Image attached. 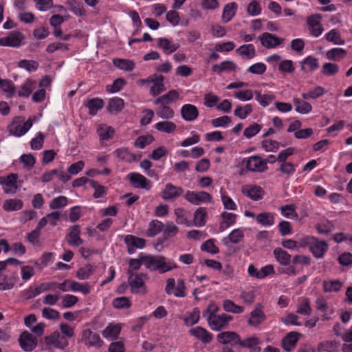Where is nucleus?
Listing matches in <instances>:
<instances>
[{
	"label": "nucleus",
	"instance_id": "obj_1",
	"mask_svg": "<svg viewBox=\"0 0 352 352\" xmlns=\"http://www.w3.org/2000/svg\"><path fill=\"white\" fill-rule=\"evenodd\" d=\"M218 311L217 305L212 302L203 312V317L206 319L208 326L216 331L227 329L229 322L233 319L232 316L226 314H217Z\"/></svg>",
	"mask_w": 352,
	"mask_h": 352
},
{
	"label": "nucleus",
	"instance_id": "obj_2",
	"mask_svg": "<svg viewBox=\"0 0 352 352\" xmlns=\"http://www.w3.org/2000/svg\"><path fill=\"white\" fill-rule=\"evenodd\" d=\"M140 258L145 267L151 271H157L160 274L177 268V264L163 256L140 253Z\"/></svg>",
	"mask_w": 352,
	"mask_h": 352
},
{
	"label": "nucleus",
	"instance_id": "obj_3",
	"mask_svg": "<svg viewBox=\"0 0 352 352\" xmlns=\"http://www.w3.org/2000/svg\"><path fill=\"white\" fill-rule=\"evenodd\" d=\"M32 126V121L29 118L26 122L23 117H16L8 126L10 134L21 137L25 134Z\"/></svg>",
	"mask_w": 352,
	"mask_h": 352
},
{
	"label": "nucleus",
	"instance_id": "obj_4",
	"mask_svg": "<svg viewBox=\"0 0 352 352\" xmlns=\"http://www.w3.org/2000/svg\"><path fill=\"white\" fill-rule=\"evenodd\" d=\"M147 279L146 274H131L129 275L128 282L133 293L144 294L146 293V287L144 280Z\"/></svg>",
	"mask_w": 352,
	"mask_h": 352
},
{
	"label": "nucleus",
	"instance_id": "obj_5",
	"mask_svg": "<svg viewBox=\"0 0 352 352\" xmlns=\"http://www.w3.org/2000/svg\"><path fill=\"white\" fill-rule=\"evenodd\" d=\"M186 287L184 280L182 279L177 280V285L175 280L173 278H170L166 280L165 292L168 294H173L176 297L184 298L186 296Z\"/></svg>",
	"mask_w": 352,
	"mask_h": 352
},
{
	"label": "nucleus",
	"instance_id": "obj_6",
	"mask_svg": "<svg viewBox=\"0 0 352 352\" xmlns=\"http://www.w3.org/2000/svg\"><path fill=\"white\" fill-rule=\"evenodd\" d=\"M18 341L22 350L25 352L32 351L38 344L37 338L27 331L21 333Z\"/></svg>",
	"mask_w": 352,
	"mask_h": 352
},
{
	"label": "nucleus",
	"instance_id": "obj_7",
	"mask_svg": "<svg viewBox=\"0 0 352 352\" xmlns=\"http://www.w3.org/2000/svg\"><path fill=\"white\" fill-rule=\"evenodd\" d=\"M184 192V190L172 183H167L161 192V197L165 201H175L180 197Z\"/></svg>",
	"mask_w": 352,
	"mask_h": 352
},
{
	"label": "nucleus",
	"instance_id": "obj_8",
	"mask_svg": "<svg viewBox=\"0 0 352 352\" xmlns=\"http://www.w3.org/2000/svg\"><path fill=\"white\" fill-rule=\"evenodd\" d=\"M243 163L245 164L247 170L252 172H263L267 168L266 162L257 155L243 160Z\"/></svg>",
	"mask_w": 352,
	"mask_h": 352
},
{
	"label": "nucleus",
	"instance_id": "obj_9",
	"mask_svg": "<svg viewBox=\"0 0 352 352\" xmlns=\"http://www.w3.org/2000/svg\"><path fill=\"white\" fill-rule=\"evenodd\" d=\"M82 341L89 347L100 348L103 344V341L100 336L93 332L90 329H85L82 331Z\"/></svg>",
	"mask_w": 352,
	"mask_h": 352
},
{
	"label": "nucleus",
	"instance_id": "obj_10",
	"mask_svg": "<svg viewBox=\"0 0 352 352\" xmlns=\"http://www.w3.org/2000/svg\"><path fill=\"white\" fill-rule=\"evenodd\" d=\"M185 199L192 204L199 205L201 203L210 202L212 197L205 191L195 192L188 190L185 195Z\"/></svg>",
	"mask_w": 352,
	"mask_h": 352
},
{
	"label": "nucleus",
	"instance_id": "obj_11",
	"mask_svg": "<svg viewBox=\"0 0 352 352\" xmlns=\"http://www.w3.org/2000/svg\"><path fill=\"white\" fill-rule=\"evenodd\" d=\"M18 176L16 174L11 173L7 177H0V184L3 186L5 193L14 194L16 192Z\"/></svg>",
	"mask_w": 352,
	"mask_h": 352
},
{
	"label": "nucleus",
	"instance_id": "obj_12",
	"mask_svg": "<svg viewBox=\"0 0 352 352\" xmlns=\"http://www.w3.org/2000/svg\"><path fill=\"white\" fill-rule=\"evenodd\" d=\"M131 184L133 187L137 188H143L148 190L151 188V184L149 180H148L144 175L137 173H131L127 175Z\"/></svg>",
	"mask_w": 352,
	"mask_h": 352
},
{
	"label": "nucleus",
	"instance_id": "obj_13",
	"mask_svg": "<svg viewBox=\"0 0 352 352\" xmlns=\"http://www.w3.org/2000/svg\"><path fill=\"white\" fill-rule=\"evenodd\" d=\"M45 343L48 346H54L58 349H65L68 346V342L57 331L44 338Z\"/></svg>",
	"mask_w": 352,
	"mask_h": 352
},
{
	"label": "nucleus",
	"instance_id": "obj_14",
	"mask_svg": "<svg viewBox=\"0 0 352 352\" xmlns=\"http://www.w3.org/2000/svg\"><path fill=\"white\" fill-rule=\"evenodd\" d=\"M124 243L127 246L129 254H132L135 252L136 249H142L146 245V241L140 237L133 235L128 234L124 237Z\"/></svg>",
	"mask_w": 352,
	"mask_h": 352
},
{
	"label": "nucleus",
	"instance_id": "obj_15",
	"mask_svg": "<svg viewBox=\"0 0 352 352\" xmlns=\"http://www.w3.org/2000/svg\"><path fill=\"white\" fill-rule=\"evenodd\" d=\"M261 41V45L267 48H274L280 45L284 41L283 38L277 37L276 35L269 32H264L258 37Z\"/></svg>",
	"mask_w": 352,
	"mask_h": 352
},
{
	"label": "nucleus",
	"instance_id": "obj_16",
	"mask_svg": "<svg viewBox=\"0 0 352 352\" xmlns=\"http://www.w3.org/2000/svg\"><path fill=\"white\" fill-rule=\"evenodd\" d=\"M23 34L19 32H12L6 37L0 38L1 46L19 47L23 39Z\"/></svg>",
	"mask_w": 352,
	"mask_h": 352
},
{
	"label": "nucleus",
	"instance_id": "obj_17",
	"mask_svg": "<svg viewBox=\"0 0 352 352\" xmlns=\"http://www.w3.org/2000/svg\"><path fill=\"white\" fill-rule=\"evenodd\" d=\"M54 284L48 283H42L34 288L30 287L24 291V294L26 299H31L39 295L42 292L53 289Z\"/></svg>",
	"mask_w": 352,
	"mask_h": 352
},
{
	"label": "nucleus",
	"instance_id": "obj_18",
	"mask_svg": "<svg viewBox=\"0 0 352 352\" xmlns=\"http://www.w3.org/2000/svg\"><path fill=\"white\" fill-rule=\"evenodd\" d=\"M262 308L261 304H257L255 309L250 312V318L248 321L249 325L257 327L265 320L266 316Z\"/></svg>",
	"mask_w": 352,
	"mask_h": 352
},
{
	"label": "nucleus",
	"instance_id": "obj_19",
	"mask_svg": "<svg viewBox=\"0 0 352 352\" xmlns=\"http://www.w3.org/2000/svg\"><path fill=\"white\" fill-rule=\"evenodd\" d=\"M80 228L79 225H74L70 228V232L67 234V243L74 247H78L83 243V240L80 237Z\"/></svg>",
	"mask_w": 352,
	"mask_h": 352
},
{
	"label": "nucleus",
	"instance_id": "obj_20",
	"mask_svg": "<svg viewBox=\"0 0 352 352\" xmlns=\"http://www.w3.org/2000/svg\"><path fill=\"white\" fill-rule=\"evenodd\" d=\"M181 115L184 120L191 122L197 118L199 111L195 105L186 104L182 107Z\"/></svg>",
	"mask_w": 352,
	"mask_h": 352
},
{
	"label": "nucleus",
	"instance_id": "obj_21",
	"mask_svg": "<svg viewBox=\"0 0 352 352\" xmlns=\"http://www.w3.org/2000/svg\"><path fill=\"white\" fill-rule=\"evenodd\" d=\"M260 340L258 338L252 336L243 340H238V344L242 347L248 348L250 352H261V349L258 346Z\"/></svg>",
	"mask_w": 352,
	"mask_h": 352
},
{
	"label": "nucleus",
	"instance_id": "obj_22",
	"mask_svg": "<svg viewBox=\"0 0 352 352\" xmlns=\"http://www.w3.org/2000/svg\"><path fill=\"white\" fill-rule=\"evenodd\" d=\"M327 249L328 244L324 241H318L316 238L309 250L315 257L322 258L327 251Z\"/></svg>",
	"mask_w": 352,
	"mask_h": 352
},
{
	"label": "nucleus",
	"instance_id": "obj_23",
	"mask_svg": "<svg viewBox=\"0 0 352 352\" xmlns=\"http://www.w3.org/2000/svg\"><path fill=\"white\" fill-rule=\"evenodd\" d=\"M300 336V334L296 332L289 333L282 340L283 348L288 352L290 351L296 346Z\"/></svg>",
	"mask_w": 352,
	"mask_h": 352
},
{
	"label": "nucleus",
	"instance_id": "obj_24",
	"mask_svg": "<svg viewBox=\"0 0 352 352\" xmlns=\"http://www.w3.org/2000/svg\"><path fill=\"white\" fill-rule=\"evenodd\" d=\"M191 335L200 340L204 343H209L211 342L212 335L209 333L206 329L197 327L190 331Z\"/></svg>",
	"mask_w": 352,
	"mask_h": 352
},
{
	"label": "nucleus",
	"instance_id": "obj_25",
	"mask_svg": "<svg viewBox=\"0 0 352 352\" xmlns=\"http://www.w3.org/2000/svg\"><path fill=\"white\" fill-rule=\"evenodd\" d=\"M238 5L235 2H232L226 4L223 10L221 16L222 21L225 23H228L236 14Z\"/></svg>",
	"mask_w": 352,
	"mask_h": 352
},
{
	"label": "nucleus",
	"instance_id": "obj_26",
	"mask_svg": "<svg viewBox=\"0 0 352 352\" xmlns=\"http://www.w3.org/2000/svg\"><path fill=\"white\" fill-rule=\"evenodd\" d=\"M179 94L176 90H170L167 94L157 98L154 103L155 104H168L177 101L179 99Z\"/></svg>",
	"mask_w": 352,
	"mask_h": 352
},
{
	"label": "nucleus",
	"instance_id": "obj_27",
	"mask_svg": "<svg viewBox=\"0 0 352 352\" xmlns=\"http://www.w3.org/2000/svg\"><path fill=\"white\" fill-rule=\"evenodd\" d=\"M148 82H153V85L150 89V94L153 96H157L165 90L164 85L163 84L164 76L160 75L155 78L148 80Z\"/></svg>",
	"mask_w": 352,
	"mask_h": 352
},
{
	"label": "nucleus",
	"instance_id": "obj_28",
	"mask_svg": "<svg viewBox=\"0 0 352 352\" xmlns=\"http://www.w3.org/2000/svg\"><path fill=\"white\" fill-rule=\"evenodd\" d=\"M217 338L219 342L223 344H228L231 342H234L236 344H238V340L240 339V336L233 331H224L219 333Z\"/></svg>",
	"mask_w": 352,
	"mask_h": 352
},
{
	"label": "nucleus",
	"instance_id": "obj_29",
	"mask_svg": "<svg viewBox=\"0 0 352 352\" xmlns=\"http://www.w3.org/2000/svg\"><path fill=\"white\" fill-rule=\"evenodd\" d=\"M237 66L236 63L231 60H225L221 63L219 65H214L212 67V70L217 74H221L223 72H231L235 71Z\"/></svg>",
	"mask_w": 352,
	"mask_h": 352
},
{
	"label": "nucleus",
	"instance_id": "obj_30",
	"mask_svg": "<svg viewBox=\"0 0 352 352\" xmlns=\"http://www.w3.org/2000/svg\"><path fill=\"white\" fill-rule=\"evenodd\" d=\"M236 52L247 59H252L256 56V50L252 44L243 45L236 50Z\"/></svg>",
	"mask_w": 352,
	"mask_h": 352
},
{
	"label": "nucleus",
	"instance_id": "obj_31",
	"mask_svg": "<svg viewBox=\"0 0 352 352\" xmlns=\"http://www.w3.org/2000/svg\"><path fill=\"white\" fill-rule=\"evenodd\" d=\"M23 206V201L19 199H8L5 200L3 204V209L5 211H17Z\"/></svg>",
	"mask_w": 352,
	"mask_h": 352
},
{
	"label": "nucleus",
	"instance_id": "obj_32",
	"mask_svg": "<svg viewBox=\"0 0 352 352\" xmlns=\"http://www.w3.org/2000/svg\"><path fill=\"white\" fill-rule=\"evenodd\" d=\"M273 254L276 261L283 265H288L291 261V255L280 248L274 250Z\"/></svg>",
	"mask_w": 352,
	"mask_h": 352
},
{
	"label": "nucleus",
	"instance_id": "obj_33",
	"mask_svg": "<svg viewBox=\"0 0 352 352\" xmlns=\"http://www.w3.org/2000/svg\"><path fill=\"white\" fill-rule=\"evenodd\" d=\"M318 66V59L311 56L307 57L301 62V69L304 72L314 71Z\"/></svg>",
	"mask_w": 352,
	"mask_h": 352
},
{
	"label": "nucleus",
	"instance_id": "obj_34",
	"mask_svg": "<svg viewBox=\"0 0 352 352\" xmlns=\"http://www.w3.org/2000/svg\"><path fill=\"white\" fill-rule=\"evenodd\" d=\"M157 46L167 54L175 52L179 47V44H172L166 38H160L157 41Z\"/></svg>",
	"mask_w": 352,
	"mask_h": 352
},
{
	"label": "nucleus",
	"instance_id": "obj_35",
	"mask_svg": "<svg viewBox=\"0 0 352 352\" xmlns=\"http://www.w3.org/2000/svg\"><path fill=\"white\" fill-rule=\"evenodd\" d=\"M124 107V102L123 99L114 97L111 98L109 101L107 109L110 113H119Z\"/></svg>",
	"mask_w": 352,
	"mask_h": 352
},
{
	"label": "nucleus",
	"instance_id": "obj_36",
	"mask_svg": "<svg viewBox=\"0 0 352 352\" xmlns=\"http://www.w3.org/2000/svg\"><path fill=\"white\" fill-rule=\"evenodd\" d=\"M85 106L89 109L91 115H95L99 109L103 107L104 102L100 98H95L88 100Z\"/></svg>",
	"mask_w": 352,
	"mask_h": 352
},
{
	"label": "nucleus",
	"instance_id": "obj_37",
	"mask_svg": "<svg viewBox=\"0 0 352 352\" xmlns=\"http://www.w3.org/2000/svg\"><path fill=\"white\" fill-rule=\"evenodd\" d=\"M346 51L342 48H333L326 53L327 59L330 60H340L346 56Z\"/></svg>",
	"mask_w": 352,
	"mask_h": 352
},
{
	"label": "nucleus",
	"instance_id": "obj_38",
	"mask_svg": "<svg viewBox=\"0 0 352 352\" xmlns=\"http://www.w3.org/2000/svg\"><path fill=\"white\" fill-rule=\"evenodd\" d=\"M66 4L69 7L71 11L76 16H82L86 14V10L83 5L76 0H67Z\"/></svg>",
	"mask_w": 352,
	"mask_h": 352
},
{
	"label": "nucleus",
	"instance_id": "obj_39",
	"mask_svg": "<svg viewBox=\"0 0 352 352\" xmlns=\"http://www.w3.org/2000/svg\"><path fill=\"white\" fill-rule=\"evenodd\" d=\"M296 111L301 114H307L312 110V106L309 102L299 98H294Z\"/></svg>",
	"mask_w": 352,
	"mask_h": 352
},
{
	"label": "nucleus",
	"instance_id": "obj_40",
	"mask_svg": "<svg viewBox=\"0 0 352 352\" xmlns=\"http://www.w3.org/2000/svg\"><path fill=\"white\" fill-rule=\"evenodd\" d=\"M113 64L116 67L122 70L131 72L135 68V63L133 60L122 58H116L113 60Z\"/></svg>",
	"mask_w": 352,
	"mask_h": 352
},
{
	"label": "nucleus",
	"instance_id": "obj_41",
	"mask_svg": "<svg viewBox=\"0 0 352 352\" xmlns=\"http://www.w3.org/2000/svg\"><path fill=\"white\" fill-rule=\"evenodd\" d=\"M121 327L120 324H109L102 332L105 338H116L120 333Z\"/></svg>",
	"mask_w": 352,
	"mask_h": 352
},
{
	"label": "nucleus",
	"instance_id": "obj_42",
	"mask_svg": "<svg viewBox=\"0 0 352 352\" xmlns=\"http://www.w3.org/2000/svg\"><path fill=\"white\" fill-rule=\"evenodd\" d=\"M155 128L160 132L171 133L176 130L177 126L171 121H161L155 125Z\"/></svg>",
	"mask_w": 352,
	"mask_h": 352
},
{
	"label": "nucleus",
	"instance_id": "obj_43",
	"mask_svg": "<svg viewBox=\"0 0 352 352\" xmlns=\"http://www.w3.org/2000/svg\"><path fill=\"white\" fill-rule=\"evenodd\" d=\"M256 221L264 226H270L274 224V214L271 212H261L257 214Z\"/></svg>",
	"mask_w": 352,
	"mask_h": 352
},
{
	"label": "nucleus",
	"instance_id": "obj_44",
	"mask_svg": "<svg viewBox=\"0 0 352 352\" xmlns=\"http://www.w3.org/2000/svg\"><path fill=\"white\" fill-rule=\"evenodd\" d=\"M160 106L156 111V114L158 117L162 119H171L174 117L175 112L172 108L167 106V104H160Z\"/></svg>",
	"mask_w": 352,
	"mask_h": 352
},
{
	"label": "nucleus",
	"instance_id": "obj_45",
	"mask_svg": "<svg viewBox=\"0 0 352 352\" xmlns=\"http://www.w3.org/2000/svg\"><path fill=\"white\" fill-rule=\"evenodd\" d=\"M325 38L327 41L333 43L334 45H344L345 41L342 38L340 33L336 29H333L325 34Z\"/></svg>",
	"mask_w": 352,
	"mask_h": 352
},
{
	"label": "nucleus",
	"instance_id": "obj_46",
	"mask_svg": "<svg viewBox=\"0 0 352 352\" xmlns=\"http://www.w3.org/2000/svg\"><path fill=\"white\" fill-rule=\"evenodd\" d=\"M223 309L227 312H231L234 314H241L244 311V307L236 305L231 300H225L222 303Z\"/></svg>",
	"mask_w": 352,
	"mask_h": 352
},
{
	"label": "nucleus",
	"instance_id": "obj_47",
	"mask_svg": "<svg viewBox=\"0 0 352 352\" xmlns=\"http://www.w3.org/2000/svg\"><path fill=\"white\" fill-rule=\"evenodd\" d=\"M243 194L253 200L257 201L262 198V188L258 186H252L248 188L243 189Z\"/></svg>",
	"mask_w": 352,
	"mask_h": 352
},
{
	"label": "nucleus",
	"instance_id": "obj_48",
	"mask_svg": "<svg viewBox=\"0 0 352 352\" xmlns=\"http://www.w3.org/2000/svg\"><path fill=\"white\" fill-rule=\"evenodd\" d=\"M207 213L205 208H199L194 214V223L196 226H204L206 224Z\"/></svg>",
	"mask_w": 352,
	"mask_h": 352
},
{
	"label": "nucleus",
	"instance_id": "obj_49",
	"mask_svg": "<svg viewBox=\"0 0 352 352\" xmlns=\"http://www.w3.org/2000/svg\"><path fill=\"white\" fill-rule=\"evenodd\" d=\"M69 285L70 290L72 292H80L85 295L90 293V286L87 283H79L69 280Z\"/></svg>",
	"mask_w": 352,
	"mask_h": 352
},
{
	"label": "nucleus",
	"instance_id": "obj_50",
	"mask_svg": "<svg viewBox=\"0 0 352 352\" xmlns=\"http://www.w3.org/2000/svg\"><path fill=\"white\" fill-rule=\"evenodd\" d=\"M35 81L28 79L21 86L18 94L21 97H28L35 87Z\"/></svg>",
	"mask_w": 352,
	"mask_h": 352
},
{
	"label": "nucleus",
	"instance_id": "obj_51",
	"mask_svg": "<svg viewBox=\"0 0 352 352\" xmlns=\"http://www.w3.org/2000/svg\"><path fill=\"white\" fill-rule=\"evenodd\" d=\"M221 216L223 219V221L221 223L219 228L221 231L224 230L235 223L236 218V214L224 212L222 213Z\"/></svg>",
	"mask_w": 352,
	"mask_h": 352
},
{
	"label": "nucleus",
	"instance_id": "obj_52",
	"mask_svg": "<svg viewBox=\"0 0 352 352\" xmlns=\"http://www.w3.org/2000/svg\"><path fill=\"white\" fill-rule=\"evenodd\" d=\"M115 153L116 156L122 160H124L128 162L135 161V155L133 153H130L127 148H118L116 150Z\"/></svg>",
	"mask_w": 352,
	"mask_h": 352
},
{
	"label": "nucleus",
	"instance_id": "obj_53",
	"mask_svg": "<svg viewBox=\"0 0 352 352\" xmlns=\"http://www.w3.org/2000/svg\"><path fill=\"white\" fill-rule=\"evenodd\" d=\"M342 285L339 280H324L323 289L325 292H337L341 289Z\"/></svg>",
	"mask_w": 352,
	"mask_h": 352
},
{
	"label": "nucleus",
	"instance_id": "obj_54",
	"mask_svg": "<svg viewBox=\"0 0 352 352\" xmlns=\"http://www.w3.org/2000/svg\"><path fill=\"white\" fill-rule=\"evenodd\" d=\"M94 268L90 265L87 264L82 267H80L76 272V277L80 280H85L89 278L94 273Z\"/></svg>",
	"mask_w": 352,
	"mask_h": 352
},
{
	"label": "nucleus",
	"instance_id": "obj_55",
	"mask_svg": "<svg viewBox=\"0 0 352 352\" xmlns=\"http://www.w3.org/2000/svg\"><path fill=\"white\" fill-rule=\"evenodd\" d=\"M14 278L6 274L0 276V290L11 289L14 287Z\"/></svg>",
	"mask_w": 352,
	"mask_h": 352
},
{
	"label": "nucleus",
	"instance_id": "obj_56",
	"mask_svg": "<svg viewBox=\"0 0 352 352\" xmlns=\"http://www.w3.org/2000/svg\"><path fill=\"white\" fill-rule=\"evenodd\" d=\"M100 138L102 140H109L113 137L114 130L111 126H100L97 130Z\"/></svg>",
	"mask_w": 352,
	"mask_h": 352
},
{
	"label": "nucleus",
	"instance_id": "obj_57",
	"mask_svg": "<svg viewBox=\"0 0 352 352\" xmlns=\"http://www.w3.org/2000/svg\"><path fill=\"white\" fill-rule=\"evenodd\" d=\"M338 346V344L336 341L326 340L318 344V349L320 351L334 352Z\"/></svg>",
	"mask_w": 352,
	"mask_h": 352
},
{
	"label": "nucleus",
	"instance_id": "obj_58",
	"mask_svg": "<svg viewBox=\"0 0 352 352\" xmlns=\"http://www.w3.org/2000/svg\"><path fill=\"white\" fill-rule=\"evenodd\" d=\"M244 236L243 231L241 229H234L230 233L228 238L223 239V241L226 243L227 240H229L232 243H238Z\"/></svg>",
	"mask_w": 352,
	"mask_h": 352
},
{
	"label": "nucleus",
	"instance_id": "obj_59",
	"mask_svg": "<svg viewBox=\"0 0 352 352\" xmlns=\"http://www.w3.org/2000/svg\"><path fill=\"white\" fill-rule=\"evenodd\" d=\"M252 111V107L251 104H246L245 106H238L234 110V116L241 118L245 119L250 114Z\"/></svg>",
	"mask_w": 352,
	"mask_h": 352
},
{
	"label": "nucleus",
	"instance_id": "obj_60",
	"mask_svg": "<svg viewBox=\"0 0 352 352\" xmlns=\"http://www.w3.org/2000/svg\"><path fill=\"white\" fill-rule=\"evenodd\" d=\"M68 202L67 198L65 196H58L54 198L50 203V208L52 210H56L63 208L67 206Z\"/></svg>",
	"mask_w": 352,
	"mask_h": 352
},
{
	"label": "nucleus",
	"instance_id": "obj_61",
	"mask_svg": "<svg viewBox=\"0 0 352 352\" xmlns=\"http://www.w3.org/2000/svg\"><path fill=\"white\" fill-rule=\"evenodd\" d=\"M90 186L95 190L93 195L94 198L98 199L106 195V188L96 181L90 180L89 181Z\"/></svg>",
	"mask_w": 352,
	"mask_h": 352
},
{
	"label": "nucleus",
	"instance_id": "obj_62",
	"mask_svg": "<svg viewBox=\"0 0 352 352\" xmlns=\"http://www.w3.org/2000/svg\"><path fill=\"white\" fill-rule=\"evenodd\" d=\"M281 214L286 218H298V214L296 212V207L293 204H288L280 208Z\"/></svg>",
	"mask_w": 352,
	"mask_h": 352
},
{
	"label": "nucleus",
	"instance_id": "obj_63",
	"mask_svg": "<svg viewBox=\"0 0 352 352\" xmlns=\"http://www.w3.org/2000/svg\"><path fill=\"white\" fill-rule=\"evenodd\" d=\"M164 225L159 221H152L149 223L148 230L147 232L148 236H154L159 234L162 230Z\"/></svg>",
	"mask_w": 352,
	"mask_h": 352
},
{
	"label": "nucleus",
	"instance_id": "obj_64",
	"mask_svg": "<svg viewBox=\"0 0 352 352\" xmlns=\"http://www.w3.org/2000/svg\"><path fill=\"white\" fill-rule=\"evenodd\" d=\"M0 88L3 91L8 94V96L11 97L15 93V88L13 82L7 79H2L0 84Z\"/></svg>",
	"mask_w": 352,
	"mask_h": 352
}]
</instances>
